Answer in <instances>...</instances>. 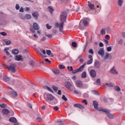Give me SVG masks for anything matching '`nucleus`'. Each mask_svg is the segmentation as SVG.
<instances>
[{"label": "nucleus", "mask_w": 125, "mask_h": 125, "mask_svg": "<svg viewBox=\"0 0 125 125\" xmlns=\"http://www.w3.org/2000/svg\"><path fill=\"white\" fill-rule=\"evenodd\" d=\"M19 18L20 19H22V20H25V16H23L22 14H21L19 16Z\"/></svg>", "instance_id": "nucleus-38"}, {"label": "nucleus", "mask_w": 125, "mask_h": 125, "mask_svg": "<svg viewBox=\"0 0 125 125\" xmlns=\"http://www.w3.org/2000/svg\"><path fill=\"white\" fill-rule=\"evenodd\" d=\"M22 55H16L15 57V60L16 61H22Z\"/></svg>", "instance_id": "nucleus-16"}, {"label": "nucleus", "mask_w": 125, "mask_h": 125, "mask_svg": "<svg viewBox=\"0 0 125 125\" xmlns=\"http://www.w3.org/2000/svg\"><path fill=\"white\" fill-rule=\"evenodd\" d=\"M3 80L4 82H6V83H9V84H12V85H13V84L15 83V81L11 80L10 78L7 77V76H3Z\"/></svg>", "instance_id": "nucleus-5"}, {"label": "nucleus", "mask_w": 125, "mask_h": 125, "mask_svg": "<svg viewBox=\"0 0 125 125\" xmlns=\"http://www.w3.org/2000/svg\"><path fill=\"white\" fill-rule=\"evenodd\" d=\"M81 77L82 79H84L85 78H86V72L84 71L82 73Z\"/></svg>", "instance_id": "nucleus-31"}, {"label": "nucleus", "mask_w": 125, "mask_h": 125, "mask_svg": "<svg viewBox=\"0 0 125 125\" xmlns=\"http://www.w3.org/2000/svg\"><path fill=\"white\" fill-rule=\"evenodd\" d=\"M96 83H97V84H98V85H100L101 84V81L100 80V79H98L96 80Z\"/></svg>", "instance_id": "nucleus-40"}, {"label": "nucleus", "mask_w": 125, "mask_h": 125, "mask_svg": "<svg viewBox=\"0 0 125 125\" xmlns=\"http://www.w3.org/2000/svg\"><path fill=\"white\" fill-rule=\"evenodd\" d=\"M0 107H1V108H5V107H6V104H0Z\"/></svg>", "instance_id": "nucleus-50"}, {"label": "nucleus", "mask_w": 125, "mask_h": 125, "mask_svg": "<svg viewBox=\"0 0 125 125\" xmlns=\"http://www.w3.org/2000/svg\"><path fill=\"white\" fill-rule=\"evenodd\" d=\"M46 26L47 29H48V30H50V29H51V28H52V27L50 25H49V24L48 23H47L46 24Z\"/></svg>", "instance_id": "nucleus-47"}, {"label": "nucleus", "mask_w": 125, "mask_h": 125, "mask_svg": "<svg viewBox=\"0 0 125 125\" xmlns=\"http://www.w3.org/2000/svg\"><path fill=\"white\" fill-rule=\"evenodd\" d=\"M66 18H67V12L65 11L62 12L61 15V19L62 20V21H65Z\"/></svg>", "instance_id": "nucleus-12"}, {"label": "nucleus", "mask_w": 125, "mask_h": 125, "mask_svg": "<svg viewBox=\"0 0 125 125\" xmlns=\"http://www.w3.org/2000/svg\"><path fill=\"white\" fill-rule=\"evenodd\" d=\"M94 65L97 69H98V68H100V66H101L100 62L97 61H95Z\"/></svg>", "instance_id": "nucleus-19"}, {"label": "nucleus", "mask_w": 125, "mask_h": 125, "mask_svg": "<svg viewBox=\"0 0 125 125\" xmlns=\"http://www.w3.org/2000/svg\"><path fill=\"white\" fill-rule=\"evenodd\" d=\"M98 54L100 55L102 57H104V54H105V50H104V48H101L98 51Z\"/></svg>", "instance_id": "nucleus-11"}, {"label": "nucleus", "mask_w": 125, "mask_h": 125, "mask_svg": "<svg viewBox=\"0 0 125 125\" xmlns=\"http://www.w3.org/2000/svg\"><path fill=\"white\" fill-rule=\"evenodd\" d=\"M85 65H86V63H84V64L82 65L79 68L72 70L73 74H76V73H78L79 72H82V71H83V69L84 68Z\"/></svg>", "instance_id": "nucleus-8"}, {"label": "nucleus", "mask_w": 125, "mask_h": 125, "mask_svg": "<svg viewBox=\"0 0 125 125\" xmlns=\"http://www.w3.org/2000/svg\"><path fill=\"white\" fill-rule=\"evenodd\" d=\"M52 88L53 89H54V90L55 91H57V90H58V87H56L55 85H53L52 86Z\"/></svg>", "instance_id": "nucleus-44"}, {"label": "nucleus", "mask_w": 125, "mask_h": 125, "mask_svg": "<svg viewBox=\"0 0 125 125\" xmlns=\"http://www.w3.org/2000/svg\"><path fill=\"white\" fill-rule=\"evenodd\" d=\"M100 34L101 35H105V34H106V29L105 28H103L101 30Z\"/></svg>", "instance_id": "nucleus-30"}, {"label": "nucleus", "mask_w": 125, "mask_h": 125, "mask_svg": "<svg viewBox=\"0 0 125 125\" xmlns=\"http://www.w3.org/2000/svg\"><path fill=\"white\" fill-rule=\"evenodd\" d=\"M106 50L108 52H110V51H112V47L109 46L106 48Z\"/></svg>", "instance_id": "nucleus-46"}, {"label": "nucleus", "mask_w": 125, "mask_h": 125, "mask_svg": "<svg viewBox=\"0 0 125 125\" xmlns=\"http://www.w3.org/2000/svg\"><path fill=\"white\" fill-rule=\"evenodd\" d=\"M109 56H110V54L108 53H106L104 57V60H106V59H108Z\"/></svg>", "instance_id": "nucleus-33"}, {"label": "nucleus", "mask_w": 125, "mask_h": 125, "mask_svg": "<svg viewBox=\"0 0 125 125\" xmlns=\"http://www.w3.org/2000/svg\"><path fill=\"white\" fill-rule=\"evenodd\" d=\"M83 97L84 98H87V97H88V94H87V93H85L83 94Z\"/></svg>", "instance_id": "nucleus-49"}, {"label": "nucleus", "mask_w": 125, "mask_h": 125, "mask_svg": "<svg viewBox=\"0 0 125 125\" xmlns=\"http://www.w3.org/2000/svg\"><path fill=\"white\" fill-rule=\"evenodd\" d=\"M105 39H106V40H110V35H106L105 36Z\"/></svg>", "instance_id": "nucleus-59"}, {"label": "nucleus", "mask_w": 125, "mask_h": 125, "mask_svg": "<svg viewBox=\"0 0 125 125\" xmlns=\"http://www.w3.org/2000/svg\"><path fill=\"white\" fill-rule=\"evenodd\" d=\"M82 103H83L85 104V105H87L88 104L87 101L85 99H84L82 101Z\"/></svg>", "instance_id": "nucleus-51"}, {"label": "nucleus", "mask_w": 125, "mask_h": 125, "mask_svg": "<svg viewBox=\"0 0 125 125\" xmlns=\"http://www.w3.org/2000/svg\"><path fill=\"white\" fill-rule=\"evenodd\" d=\"M98 111H102V112H104V113H105L106 116L109 119H114V118H115V116L110 113V111L109 110L103 108L102 107H99V108L98 109Z\"/></svg>", "instance_id": "nucleus-2"}, {"label": "nucleus", "mask_w": 125, "mask_h": 125, "mask_svg": "<svg viewBox=\"0 0 125 125\" xmlns=\"http://www.w3.org/2000/svg\"><path fill=\"white\" fill-rule=\"evenodd\" d=\"M32 16H33L35 19H38L39 16V13L38 12H35L32 14Z\"/></svg>", "instance_id": "nucleus-23"}, {"label": "nucleus", "mask_w": 125, "mask_h": 125, "mask_svg": "<svg viewBox=\"0 0 125 125\" xmlns=\"http://www.w3.org/2000/svg\"><path fill=\"white\" fill-rule=\"evenodd\" d=\"M93 62V59H91L87 62V65H90Z\"/></svg>", "instance_id": "nucleus-42"}, {"label": "nucleus", "mask_w": 125, "mask_h": 125, "mask_svg": "<svg viewBox=\"0 0 125 125\" xmlns=\"http://www.w3.org/2000/svg\"><path fill=\"white\" fill-rule=\"evenodd\" d=\"M46 96L47 98L45 99L49 104L53 105L54 104L57 103V100L54 99V96L51 95V94H47Z\"/></svg>", "instance_id": "nucleus-1"}, {"label": "nucleus", "mask_w": 125, "mask_h": 125, "mask_svg": "<svg viewBox=\"0 0 125 125\" xmlns=\"http://www.w3.org/2000/svg\"><path fill=\"white\" fill-rule=\"evenodd\" d=\"M65 86L68 90H70V91H73V90L76 88L75 86H74V85H72L70 82H66L65 83Z\"/></svg>", "instance_id": "nucleus-7"}, {"label": "nucleus", "mask_w": 125, "mask_h": 125, "mask_svg": "<svg viewBox=\"0 0 125 125\" xmlns=\"http://www.w3.org/2000/svg\"><path fill=\"white\" fill-rule=\"evenodd\" d=\"M46 36L48 38V39H51L52 38V35L50 34V35H47Z\"/></svg>", "instance_id": "nucleus-61"}, {"label": "nucleus", "mask_w": 125, "mask_h": 125, "mask_svg": "<svg viewBox=\"0 0 125 125\" xmlns=\"http://www.w3.org/2000/svg\"><path fill=\"white\" fill-rule=\"evenodd\" d=\"M53 109L55 111H58V110H59V107H58V106H56L54 107Z\"/></svg>", "instance_id": "nucleus-56"}, {"label": "nucleus", "mask_w": 125, "mask_h": 125, "mask_svg": "<svg viewBox=\"0 0 125 125\" xmlns=\"http://www.w3.org/2000/svg\"><path fill=\"white\" fill-rule=\"evenodd\" d=\"M67 70H68V71H69V72H72V71H73V66H67Z\"/></svg>", "instance_id": "nucleus-45"}, {"label": "nucleus", "mask_w": 125, "mask_h": 125, "mask_svg": "<svg viewBox=\"0 0 125 125\" xmlns=\"http://www.w3.org/2000/svg\"><path fill=\"white\" fill-rule=\"evenodd\" d=\"M20 6H19V4H16V9H17V10H19V9H20Z\"/></svg>", "instance_id": "nucleus-55"}, {"label": "nucleus", "mask_w": 125, "mask_h": 125, "mask_svg": "<svg viewBox=\"0 0 125 125\" xmlns=\"http://www.w3.org/2000/svg\"><path fill=\"white\" fill-rule=\"evenodd\" d=\"M93 105L95 108V109H97V110H98L99 108H98V102L96 101H93Z\"/></svg>", "instance_id": "nucleus-17"}, {"label": "nucleus", "mask_w": 125, "mask_h": 125, "mask_svg": "<svg viewBox=\"0 0 125 125\" xmlns=\"http://www.w3.org/2000/svg\"><path fill=\"white\" fill-rule=\"evenodd\" d=\"M46 54L48 55H50V54H51V51L50 50H46Z\"/></svg>", "instance_id": "nucleus-52"}, {"label": "nucleus", "mask_w": 125, "mask_h": 125, "mask_svg": "<svg viewBox=\"0 0 125 125\" xmlns=\"http://www.w3.org/2000/svg\"><path fill=\"white\" fill-rule=\"evenodd\" d=\"M43 88L44 89H47V90H48L49 91H50V92H53V91H52V90H51V89L50 88H49V87L47 86H44L43 87Z\"/></svg>", "instance_id": "nucleus-32"}, {"label": "nucleus", "mask_w": 125, "mask_h": 125, "mask_svg": "<svg viewBox=\"0 0 125 125\" xmlns=\"http://www.w3.org/2000/svg\"><path fill=\"white\" fill-rule=\"evenodd\" d=\"M36 120L37 122H42V118L40 117H37Z\"/></svg>", "instance_id": "nucleus-57"}, {"label": "nucleus", "mask_w": 125, "mask_h": 125, "mask_svg": "<svg viewBox=\"0 0 125 125\" xmlns=\"http://www.w3.org/2000/svg\"><path fill=\"white\" fill-rule=\"evenodd\" d=\"M114 89L115 91H117V92H120V91H121V87L118 85L114 86Z\"/></svg>", "instance_id": "nucleus-25"}, {"label": "nucleus", "mask_w": 125, "mask_h": 125, "mask_svg": "<svg viewBox=\"0 0 125 125\" xmlns=\"http://www.w3.org/2000/svg\"><path fill=\"white\" fill-rule=\"evenodd\" d=\"M9 121L11 123H14V124L17 123V119L14 117H11L9 119Z\"/></svg>", "instance_id": "nucleus-22"}, {"label": "nucleus", "mask_w": 125, "mask_h": 125, "mask_svg": "<svg viewBox=\"0 0 125 125\" xmlns=\"http://www.w3.org/2000/svg\"><path fill=\"white\" fill-rule=\"evenodd\" d=\"M29 64L30 66H32V67H33L34 65H35V62L33 61H31L29 62Z\"/></svg>", "instance_id": "nucleus-43"}, {"label": "nucleus", "mask_w": 125, "mask_h": 125, "mask_svg": "<svg viewBox=\"0 0 125 125\" xmlns=\"http://www.w3.org/2000/svg\"><path fill=\"white\" fill-rule=\"evenodd\" d=\"M55 26L57 27V28H58V27H59L60 32L63 33V27L64 26V21H62L60 23H58V22H56L55 23Z\"/></svg>", "instance_id": "nucleus-9"}, {"label": "nucleus", "mask_w": 125, "mask_h": 125, "mask_svg": "<svg viewBox=\"0 0 125 125\" xmlns=\"http://www.w3.org/2000/svg\"><path fill=\"white\" fill-rule=\"evenodd\" d=\"M44 61H45V62H47V63H51V61H49V60H48V59H45L44 60Z\"/></svg>", "instance_id": "nucleus-58"}, {"label": "nucleus", "mask_w": 125, "mask_h": 125, "mask_svg": "<svg viewBox=\"0 0 125 125\" xmlns=\"http://www.w3.org/2000/svg\"><path fill=\"white\" fill-rule=\"evenodd\" d=\"M58 94L59 95H61V94H62V92L61 91V90H59L58 91Z\"/></svg>", "instance_id": "nucleus-63"}, {"label": "nucleus", "mask_w": 125, "mask_h": 125, "mask_svg": "<svg viewBox=\"0 0 125 125\" xmlns=\"http://www.w3.org/2000/svg\"><path fill=\"white\" fill-rule=\"evenodd\" d=\"M3 42H5V43H6V44H7V45H9V44H10L11 43V42H10V41L7 40V39L4 40Z\"/></svg>", "instance_id": "nucleus-29"}, {"label": "nucleus", "mask_w": 125, "mask_h": 125, "mask_svg": "<svg viewBox=\"0 0 125 125\" xmlns=\"http://www.w3.org/2000/svg\"><path fill=\"white\" fill-rule=\"evenodd\" d=\"M7 69L9 71H10V72H12V73H16L17 72V70H16V64L14 63H12L9 66H7Z\"/></svg>", "instance_id": "nucleus-4"}, {"label": "nucleus", "mask_w": 125, "mask_h": 125, "mask_svg": "<svg viewBox=\"0 0 125 125\" xmlns=\"http://www.w3.org/2000/svg\"><path fill=\"white\" fill-rule=\"evenodd\" d=\"M75 94H78V95H82V92L80 90H74V91Z\"/></svg>", "instance_id": "nucleus-36"}, {"label": "nucleus", "mask_w": 125, "mask_h": 125, "mask_svg": "<svg viewBox=\"0 0 125 125\" xmlns=\"http://www.w3.org/2000/svg\"><path fill=\"white\" fill-rule=\"evenodd\" d=\"M20 12H24V9L23 8V7H21L20 9Z\"/></svg>", "instance_id": "nucleus-62"}, {"label": "nucleus", "mask_w": 125, "mask_h": 125, "mask_svg": "<svg viewBox=\"0 0 125 125\" xmlns=\"http://www.w3.org/2000/svg\"><path fill=\"white\" fill-rule=\"evenodd\" d=\"M72 44V46H73V47H77V42H73L71 43Z\"/></svg>", "instance_id": "nucleus-41"}, {"label": "nucleus", "mask_w": 125, "mask_h": 125, "mask_svg": "<svg viewBox=\"0 0 125 125\" xmlns=\"http://www.w3.org/2000/svg\"><path fill=\"white\" fill-rule=\"evenodd\" d=\"M73 106L75 108H79V109H84V106L80 104H74Z\"/></svg>", "instance_id": "nucleus-14"}, {"label": "nucleus", "mask_w": 125, "mask_h": 125, "mask_svg": "<svg viewBox=\"0 0 125 125\" xmlns=\"http://www.w3.org/2000/svg\"><path fill=\"white\" fill-rule=\"evenodd\" d=\"M62 100H64V101H67L68 100V99L66 98V96L65 95H62Z\"/></svg>", "instance_id": "nucleus-48"}, {"label": "nucleus", "mask_w": 125, "mask_h": 125, "mask_svg": "<svg viewBox=\"0 0 125 125\" xmlns=\"http://www.w3.org/2000/svg\"><path fill=\"white\" fill-rule=\"evenodd\" d=\"M12 53L14 55H17L19 53V50L18 49H14L12 50Z\"/></svg>", "instance_id": "nucleus-21"}, {"label": "nucleus", "mask_w": 125, "mask_h": 125, "mask_svg": "<svg viewBox=\"0 0 125 125\" xmlns=\"http://www.w3.org/2000/svg\"><path fill=\"white\" fill-rule=\"evenodd\" d=\"M2 112L4 115H8V113H10L9 110L7 109H3Z\"/></svg>", "instance_id": "nucleus-26"}, {"label": "nucleus", "mask_w": 125, "mask_h": 125, "mask_svg": "<svg viewBox=\"0 0 125 125\" xmlns=\"http://www.w3.org/2000/svg\"><path fill=\"white\" fill-rule=\"evenodd\" d=\"M93 94H95V95H99V93L96 90L92 91Z\"/></svg>", "instance_id": "nucleus-39"}, {"label": "nucleus", "mask_w": 125, "mask_h": 125, "mask_svg": "<svg viewBox=\"0 0 125 125\" xmlns=\"http://www.w3.org/2000/svg\"><path fill=\"white\" fill-rule=\"evenodd\" d=\"M0 35H1V36H5L7 35V34H6V33L4 32H0Z\"/></svg>", "instance_id": "nucleus-54"}, {"label": "nucleus", "mask_w": 125, "mask_h": 125, "mask_svg": "<svg viewBox=\"0 0 125 125\" xmlns=\"http://www.w3.org/2000/svg\"><path fill=\"white\" fill-rule=\"evenodd\" d=\"M47 9H48L49 12H50V13L51 14H52L53 11H54V10L53 9V8L52 6H50L48 7Z\"/></svg>", "instance_id": "nucleus-28"}, {"label": "nucleus", "mask_w": 125, "mask_h": 125, "mask_svg": "<svg viewBox=\"0 0 125 125\" xmlns=\"http://www.w3.org/2000/svg\"><path fill=\"white\" fill-rule=\"evenodd\" d=\"M90 75L92 78H95L96 77V72L94 69H91L90 71Z\"/></svg>", "instance_id": "nucleus-13"}, {"label": "nucleus", "mask_w": 125, "mask_h": 125, "mask_svg": "<svg viewBox=\"0 0 125 125\" xmlns=\"http://www.w3.org/2000/svg\"><path fill=\"white\" fill-rule=\"evenodd\" d=\"M32 18V16L30 14H26L25 15V19H31Z\"/></svg>", "instance_id": "nucleus-34"}, {"label": "nucleus", "mask_w": 125, "mask_h": 125, "mask_svg": "<svg viewBox=\"0 0 125 125\" xmlns=\"http://www.w3.org/2000/svg\"><path fill=\"white\" fill-rule=\"evenodd\" d=\"M52 71L53 73H54V74H55V75H58V74H59L60 73V72L59 71V70H58L56 68H54V69H52Z\"/></svg>", "instance_id": "nucleus-24"}, {"label": "nucleus", "mask_w": 125, "mask_h": 125, "mask_svg": "<svg viewBox=\"0 0 125 125\" xmlns=\"http://www.w3.org/2000/svg\"><path fill=\"white\" fill-rule=\"evenodd\" d=\"M88 6H89L90 9H91L92 10H95L96 13H98L100 12V10H101V5H100L99 4L97 5L96 8H95L94 4L89 3Z\"/></svg>", "instance_id": "nucleus-3"}, {"label": "nucleus", "mask_w": 125, "mask_h": 125, "mask_svg": "<svg viewBox=\"0 0 125 125\" xmlns=\"http://www.w3.org/2000/svg\"><path fill=\"white\" fill-rule=\"evenodd\" d=\"M11 96H13V97H16L18 94H17V92H16L15 91H12L11 92Z\"/></svg>", "instance_id": "nucleus-27"}, {"label": "nucleus", "mask_w": 125, "mask_h": 125, "mask_svg": "<svg viewBox=\"0 0 125 125\" xmlns=\"http://www.w3.org/2000/svg\"><path fill=\"white\" fill-rule=\"evenodd\" d=\"M114 85H115V84H114V83H106L104 85V87H113Z\"/></svg>", "instance_id": "nucleus-20"}, {"label": "nucleus", "mask_w": 125, "mask_h": 125, "mask_svg": "<svg viewBox=\"0 0 125 125\" xmlns=\"http://www.w3.org/2000/svg\"><path fill=\"white\" fill-rule=\"evenodd\" d=\"M82 23H83L84 26H88V22L86 20H82L79 23V29L80 30H84V26L82 25Z\"/></svg>", "instance_id": "nucleus-6"}, {"label": "nucleus", "mask_w": 125, "mask_h": 125, "mask_svg": "<svg viewBox=\"0 0 125 125\" xmlns=\"http://www.w3.org/2000/svg\"><path fill=\"white\" fill-rule=\"evenodd\" d=\"M122 37L125 39V32H122Z\"/></svg>", "instance_id": "nucleus-64"}, {"label": "nucleus", "mask_w": 125, "mask_h": 125, "mask_svg": "<svg viewBox=\"0 0 125 125\" xmlns=\"http://www.w3.org/2000/svg\"><path fill=\"white\" fill-rule=\"evenodd\" d=\"M75 84L77 87H82L83 86V82L81 81H77L75 83Z\"/></svg>", "instance_id": "nucleus-15"}, {"label": "nucleus", "mask_w": 125, "mask_h": 125, "mask_svg": "<svg viewBox=\"0 0 125 125\" xmlns=\"http://www.w3.org/2000/svg\"><path fill=\"white\" fill-rule=\"evenodd\" d=\"M33 27L34 30H40V26H39V24H38V23L36 22L33 23Z\"/></svg>", "instance_id": "nucleus-18"}, {"label": "nucleus", "mask_w": 125, "mask_h": 125, "mask_svg": "<svg viewBox=\"0 0 125 125\" xmlns=\"http://www.w3.org/2000/svg\"><path fill=\"white\" fill-rule=\"evenodd\" d=\"M89 53H90L91 54H93V50L92 49H90L89 50Z\"/></svg>", "instance_id": "nucleus-60"}, {"label": "nucleus", "mask_w": 125, "mask_h": 125, "mask_svg": "<svg viewBox=\"0 0 125 125\" xmlns=\"http://www.w3.org/2000/svg\"><path fill=\"white\" fill-rule=\"evenodd\" d=\"M123 42H124V40H123L122 39H120L118 41V43H119V44H122V43H123Z\"/></svg>", "instance_id": "nucleus-53"}, {"label": "nucleus", "mask_w": 125, "mask_h": 125, "mask_svg": "<svg viewBox=\"0 0 125 125\" xmlns=\"http://www.w3.org/2000/svg\"><path fill=\"white\" fill-rule=\"evenodd\" d=\"M58 67L61 70H63L64 69H65V66H64V65L63 64H59L58 65Z\"/></svg>", "instance_id": "nucleus-37"}, {"label": "nucleus", "mask_w": 125, "mask_h": 125, "mask_svg": "<svg viewBox=\"0 0 125 125\" xmlns=\"http://www.w3.org/2000/svg\"><path fill=\"white\" fill-rule=\"evenodd\" d=\"M110 74H112V75H118V74H119L118 70H117L115 66H113L112 68L110 69Z\"/></svg>", "instance_id": "nucleus-10"}, {"label": "nucleus", "mask_w": 125, "mask_h": 125, "mask_svg": "<svg viewBox=\"0 0 125 125\" xmlns=\"http://www.w3.org/2000/svg\"><path fill=\"white\" fill-rule=\"evenodd\" d=\"M123 2H124L123 0H118V3L119 6H122L123 5Z\"/></svg>", "instance_id": "nucleus-35"}]
</instances>
